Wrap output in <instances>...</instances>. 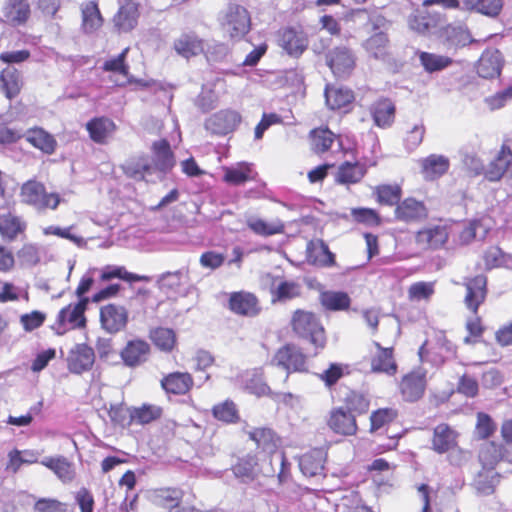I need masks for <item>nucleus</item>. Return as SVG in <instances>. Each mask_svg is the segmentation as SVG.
<instances>
[{
    "mask_svg": "<svg viewBox=\"0 0 512 512\" xmlns=\"http://www.w3.org/2000/svg\"><path fill=\"white\" fill-rule=\"evenodd\" d=\"M279 45L291 56L298 57L307 48L306 35L294 28H285L279 32Z\"/></svg>",
    "mask_w": 512,
    "mask_h": 512,
    "instance_id": "nucleus-14",
    "label": "nucleus"
},
{
    "mask_svg": "<svg viewBox=\"0 0 512 512\" xmlns=\"http://www.w3.org/2000/svg\"><path fill=\"white\" fill-rule=\"evenodd\" d=\"M0 81L7 98L11 99L16 96L22 86V81L18 71L13 67H7L0 75Z\"/></svg>",
    "mask_w": 512,
    "mask_h": 512,
    "instance_id": "nucleus-46",
    "label": "nucleus"
},
{
    "mask_svg": "<svg viewBox=\"0 0 512 512\" xmlns=\"http://www.w3.org/2000/svg\"><path fill=\"white\" fill-rule=\"evenodd\" d=\"M26 229V224L18 216L8 212L0 215V234L6 240H14Z\"/></svg>",
    "mask_w": 512,
    "mask_h": 512,
    "instance_id": "nucleus-33",
    "label": "nucleus"
},
{
    "mask_svg": "<svg viewBox=\"0 0 512 512\" xmlns=\"http://www.w3.org/2000/svg\"><path fill=\"white\" fill-rule=\"evenodd\" d=\"M395 216L403 222L418 221L427 217V209L421 201L406 198L397 205Z\"/></svg>",
    "mask_w": 512,
    "mask_h": 512,
    "instance_id": "nucleus-19",
    "label": "nucleus"
},
{
    "mask_svg": "<svg viewBox=\"0 0 512 512\" xmlns=\"http://www.w3.org/2000/svg\"><path fill=\"white\" fill-rule=\"evenodd\" d=\"M311 147L316 153L326 152L335 140V135L327 128H319L311 131Z\"/></svg>",
    "mask_w": 512,
    "mask_h": 512,
    "instance_id": "nucleus-49",
    "label": "nucleus"
},
{
    "mask_svg": "<svg viewBox=\"0 0 512 512\" xmlns=\"http://www.w3.org/2000/svg\"><path fill=\"white\" fill-rule=\"evenodd\" d=\"M321 304L328 310H345L350 305V298L345 292L327 291L320 295Z\"/></svg>",
    "mask_w": 512,
    "mask_h": 512,
    "instance_id": "nucleus-47",
    "label": "nucleus"
},
{
    "mask_svg": "<svg viewBox=\"0 0 512 512\" xmlns=\"http://www.w3.org/2000/svg\"><path fill=\"white\" fill-rule=\"evenodd\" d=\"M138 17V4L133 0H126L113 17L114 27L119 32H129L136 27Z\"/></svg>",
    "mask_w": 512,
    "mask_h": 512,
    "instance_id": "nucleus-15",
    "label": "nucleus"
},
{
    "mask_svg": "<svg viewBox=\"0 0 512 512\" xmlns=\"http://www.w3.org/2000/svg\"><path fill=\"white\" fill-rule=\"evenodd\" d=\"M128 310L121 305L107 304L100 309V322L102 328L110 334L125 329L128 323Z\"/></svg>",
    "mask_w": 512,
    "mask_h": 512,
    "instance_id": "nucleus-6",
    "label": "nucleus"
},
{
    "mask_svg": "<svg viewBox=\"0 0 512 512\" xmlns=\"http://www.w3.org/2000/svg\"><path fill=\"white\" fill-rule=\"evenodd\" d=\"M88 303V299H81L78 303L70 304L61 309L57 315L52 329L58 335H63L68 330L82 328L85 326L86 319L84 312Z\"/></svg>",
    "mask_w": 512,
    "mask_h": 512,
    "instance_id": "nucleus-4",
    "label": "nucleus"
},
{
    "mask_svg": "<svg viewBox=\"0 0 512 512\" xmlns=\"http://www.w3.org/2000/svg\"><path fill=\"white\" fill-rule=\"evenodd\" d=\"M328 426L337 434L344 436L355 435L357 432L356 415L344 407L334 408L330 412Z\"/></svg>",
    "mask_w": 512,
    "mask_h": 512,
    "instance_id": "nucleus-11",
    "label": "nucleus"
},
{
    "mask_svg": "<svg viewBox=\"0 0 512 512\" xmlns=\"http://www.w3.org/2000/svg\"><path fill=\"white\" fill-rule=\"evenodd\" d=\"M449 233L446 226L436 225L420 230L416 235V242L422 248H439L448 239Z\"/></svg>",
    "mask_w": 512,
    "mask_h": 512,
    "instance_id": "nucleus-20",
    "label": "nucleus"
},
{
    "mask_svg": "<svg viewBox=\"0 0 512 512\" xmlns=\"http://www.w3.org/2000/svg\"><path fill=\"white\" fill-rule=\"evenodd\" d=\"M499 483V474L491 468H482L473 481V487L480 495H490Z\"/></svg>",
    "mask_w": 512,
    "mask_h": 512,
    "instance_id": "nucleus-32",
    "label": "nucleus"
},
{
    "mask_svg": "<svg viewBox=\"0 0 512 512\" xmlns=\"http://www.w3.org/2000/svg\"><path fill=\"white\" fill-rule=\"evenodd\" d=\"M366 169L359 163H343L337 171L335 180L340 184H355L365 175Z\"/></svg>",
    "mask_w": 512,
    "mask_h": 512,
    "instance_id": "nucleus-42",
    "label": "nucleus"
},
{
    "mask_svg": "<svg viewBox=\"0 0 512 512\" xmlns=\"http://www.w3.org/2000/svg\"><path fill=\"white\" fill-rule=\"evenodd\" d=\"M129 48H125L117 57L107 60L103 65V70L109 72H117L128 77L129 67L125 63Z\"/></svg>",
    "mask_w": 512,
    "mask_h": 512,
    "instance_id": "nucleus-63",
    "label": "nucleus"
},
{
    "mask_svg": "<svg viewBox=\"0 0 512 512\" xmlns=\"http://www.w3.org/2000/svg\"><path fill=\"white\" fill-rule=\"evenodd\" d=\"M422 173L427 180H434L444 175L450 166L449 159L443 155L431 154L420 161Z\"/></svg>",
    "mask_w": 512,
    "mask_h": 512,
    "instance_id": "nucleus-22",
    "label": "nucleus"
},
{
    "mask_svg": "<svg viewBox=\"0 0 512 512\" xmlns=\"http://www.w3.org/2000/svg\"><path fill=\"white\" fill-rule=\"evenodd\" d=\"M474 42L470 32L462 27H448L444 32V45L447 50H457Z\"/></svg>",
    "mask_w": 512,
    "mask_h": 512,
    "instance_id": "nucleus-37",
    "label": "nucleus"
},
{
    "mask_svg": "<svg viewBox=\"0 0 512 512\" xmlns=\"http://www.w3.org/2000/svg\"><path fill=\"white\" fill-rule=\"evenodd\" d=\"M24 138L27 142L41 151L51 154L55 150L56 141L52 135L41 128L29 129L25 132Z\"/></svg>",
    "mask_w": 512,
    "mask_h": 512,
    "instance_id": "nucleus-38",
    "label": "nucleus"
},
{
    "mask_svg": "<svg viewBox=\"0 0 512 512\" xmlns=\"http://www.w3.org/2000/svg\"><path fill=\"white\" fill-rule=\"evenodd\" d=\"M292 326L299 336L309 339L317 348L324 347L326 341L324 328L313 313L296 311L292 319Z\"/></svg>",
    "mask_w": 512,
    "mask_h": 512,
    "instance_id": "nucleus-2",
    "label": "nucleus"
},
{
    "mask_svg": "<svg viewBox=\"0 0 512 512\" xmlns=\"http://www.w3.org/2000/svg\"><path fill=\"white\" fill-rule=\"evenodd\" d=\"M151 498L155 504L170 510L179 506L183 492L177 488H160L152 492Z\"/></svg>",
    "mask_w": 512,
    "mask_h": 512,
    "instance_id": "nucleus-41",
    "label": "nucleus"
},
{
    "mask_svg": "<svg viewBox=\"0 0 512 512\" xmlns=\"http://www.w3.org/2000/svg\"><path fill=\"white\" fill-rule=\"evenodd\" d=\"M419 59L424 69L429 73L443 70L452 63L451 58L447 56L428 52H421L419 54Z\"/></svg>",
    "mask_w": 512,
    "mask_h": 512,
    "instance_id": "nucleus-53",
    "label": "nucleus"
},
{
    "mask_svg": "<svg viewBox=\"0 0 512 512\" xmlns=\"http://www.w3.org/2000/svg\"><path fill=\"white\" fill-rule=\"evenodd\" d=\"M225 34L232 39L245 36L251 27V18L247 9L239 4H230L220 17Z\"/></svg>",
    "mask_w": 512,
    "mask_h": 512,
    "instance_id": "nucleus-1",
    "label": "nucleus"
},
{
    "mask_svg": "<svg viewBox=\"0 0 512 512\" xmlns=\"http://www.w3.org/2000/svg\"><path fill=\"white\" fill-rule=\"evenodd\" d=\"M401 193L399 185H380L376 187L378 201L389 206L399 204Z\"/></svg>",
    "mask_w": 512,
    "mask_h": 512,
    "instance_id": "nucleus-56",
    "label": "nucleus"
},
{
    "mask_svg": "<svg viewBox=\"0 0 512 512\" xmlns=\"http://www.w3.org/2000/svg\"><path fill=\"white\" fill-rule=\"evenodd\" d=\"M325 98L327 106L332 109H341L352 103L354 95L352 90L345 87H326Z\"/></svg>",
    "mask_w": 512,
    "mask_h": 512,
    "instance_id": "nucleus-35",
    "label": "nucleus"
},
{
    "mask_svg": "<svg viewBox=\"0 0 512 512\" xmlns=\"http://www.w3.org/2000/svg\"><path fill=\"white\" fill-rule=\"evenodd\" d=\"M155 164L161 171H166L174 166V157L167 140H160L153 144Z\"/></svg>",
    "mask_w": 512,
    "mask_h": 512,
    "instance_id": "nucleus-45",
    "label": "nucleus"
},
{
    "mask_svg": "<svg viewBox=\"0 0 512 512\" xmlns=\"http://www.w3.org/2000/svg\"><path fill=\"white\" fill-rule=\"evenodd\" d=\"M502 65L503 58L499 50H486L482 53L477 63V73L485 79L498 77Z\"/></svg>",
    "mask_w": 512,
    "mask_h": 512,
    "instance_id": "nucleus-17",
    "label": "nucleus"
},
{
    "mask_svg": "<svg viewBox=\"0 0 512 512\" xmlns=\"http://www.w3.org/2000/svg\"><path fill=\"white\" fill-rule=\"evenodd\" d=\"M82 28L85 33H93L103 24L98 5L94 1H89L81 5Z\"/></svg>",
    "mask_w": 512,
    "mask_h": 512,
    "instance_id": "nucleus-30",
    "label": "nucleus"
},
{
    "mask_svg": "<svg viewBox=\"0 0 512 512\" xmlns=\"http://www.w3.org/2000/svg\"><path fill=\"white\" fill-rule=\"evenodd\" d=\"M486 285L487 279L484 275H478L474 278L467 279L465 282L466 295L464 302L466 307L474 314L477 313L478 307L486 298Z\"/></svg>",
    "mask_w": 512,
    "mask_h": 512,
    "instance_id": "nucleus-13",
    "label": "nucleus"
},
{
    "mask_svg": "<svg viewBox=\"0 0 512 512\" xmlns=\"http://www.w3.org/2000/svg\"><path fill=\"white\" fill-rule=\"evenodd\" d=\"M505 448L502 444L495 442L486 443L480 450L479 460L483 468H491L494 470L495 465L505 458Z\"/></svg>",
    "mask_w": 512,
    "mask_h": 512,
    "instance_id": "nucleus-44",
    "label": "nucleus"
},
{
    "mask_svg": "<svg viewBox=\"0 0 512 512\" xmlns=\"http://www.w3.org/2000/svg\"><path fill=\"white\" fill-rule=\"evenodd\" d=\"M230 309L239 315L256 316L260 308L257 298L248 292H234L229 299Z\"/></svg>",
    "mask_w": 512,
    "mask_h": 512,
    "instance_id": "nucleus-18",
    "label": "nucleus"
},
{
    "mask_svg": "<svg viewBox=\"0 0 512 512\" xmlns=\"http://www.w3.org/2000/svg\"><path fill=\"white\" fill-rule=\"evenodd\" d=\"M457 434L446 424L435 427L432 440L433 449L437 453H445L456 445Z\"/></svg>",
    "mask_w": 512,
    "mask_h": 512,
    "instance_id": "nucleus-27",
    "label": "nucleus"
},
{
    "mask_svg": "<svg viewBox=\"0 0 512 512\" xmlns=\"http://www.w3.org/2000/svg\"><path fill=\"white\" fill-rule=\"evenodd\" d=\"M423 6V8L415 10L408 20L409 27L418 33H425L436 23L426 10L429 5L423 3Z\"/></svg>",
    "mask_w": 512,
    "mask_h": 512,
    "instance_id": "nucleus-48",
    "label": "nucleus"
},
{
    "mask_svg": "<svg viewBox=\"0 0 512 512\" xmlns=\"http://www.w3.org/2000/svg\"><path fill=\"white\" fill-rule=\"evenodd\" d=\"M113 278H119L125 280L127 282H138V281H147L148 278L146 276H140L134 273H130L125 270L124 267L121 266H107L102 270L101 279L104 281H109Z\"/></svg>",
    "mask_w": 512,
    "mask_h": 512,
    "instance_id": "nucleus-55",
    "label": "nucleus"
},
{
    "mask_svg": "<svg viewBox=\"0 0 512 512\" xmlns=\"http://www.w3.org/2000/svg\"><path fill=\"white\" fill-rule=\"evenodd\" d=\"M161 415V408L155 405H143L135 408L131 413V419L139 424H147Z\"/></svg>",
    "mask_w": 512,
    "mask_h": 512,
    "instance_id": "nucleus-59",
    "label": "nucleus"
},
{
    "mask_svg": "<svg viewBox=\"0 0 512 512\" xmlns=\"http://www.w3.org/2000/svg\"><path fill=\"white\" fill-rule=\"evenodd\" d=\"M363 47L371 57L384 60L388 55L389 40L385 33L377 32L363 43Z\"/></svg>",
    "mask_w": 512,
    "mask_h": 512,
    "instance_id": "nucleus-39",
    "label": "nucleus"
},
{
    "mask_svg": "<svg viewBox=\"0 0 512 512\" xmlns=\"http://www.w3.org/2000/svg\"><path fill=\"white\" fill-rule=\"evenodd\" d=\"M512 163V152L503 146L498 156L484 170L485 178L489 181H499Z\"/></svg>",
    "mask_w": 512,
    "mask_h": 512,
    "instance_id": "nucleus-23",
    "label": "nucleus"
},
{
    "mask_svg": "<svg viewBox=\"0 0 512 512\" xmlns=\"http://www.w3.org/2000/svg\"><path fill=\"white\" fill-rule=\"evenodd\" d=\"M249 438L253 440L258 448H262L265 451L272 452L276 451L274 433L268 428H256L248 432Z\"/></svg>",
    "mask_w": 512,
    "mask_h": 512,
    "instance_id": "nucleus-54",
    "label": "nucleus"
},
{
    "mask_svg": "<svg viewBox=\"0 0 512 512\" xmlns=\"http://www.w3.org/2000/svg\"><path fill=\"white\" fill-rule=\"evenodd\" d=\"M433 294V282H416L412 284L408 290V297L411 301L429 300Z\"/></svg>",
    "mask_w": 512,
    "mask_h": 512,
    "instance_id": "nucleus-60",
    "label": "nucleus"
},
{
    "mask_svg": "<svg viewBox=\"0 0 512 512\" xmlns=\"http://www.w3.org/2000/svg\"><path fill=\"white\" fill-rule=\"evenodd\" d=\"M90 138L96 143H105L115 131V124L106 117L94 118L86 124Z\"/></svg>",
    "mask_w": 512,
    "mask_h": 512,
    "instance_id": "nucleus-26",
    "label": "nucleus"
},
{
    "mask_svg": "<svg viewBox=\"0 0 512 512\" xmlns=\"http://www.w3.org/2000/svg\"><path fill=\"white\" fill-rule=\"evenodd\" d=\"M377 351L371 358V371L374 373H384L389 376L396 374L397 364L393 358L391 348H383L379 343H375Z\"/></svg>",
    "mask_w": 512,
    "mask_h": 512,
    "instance_id": "nucleus-21",
    "label": "nucleus"
},
{
    "mask_svg": "<svg viewBox=\"0 0 512 512\" xmlns=\"http://www.w3.org/2000/svg\"><path fill=\"white\" fill-rule=\"evenodd\" d=\"M22 201L38 210L56 209L60 197L56 193H47L44 185L37 181H27L21 188Z\"/></svg>",
    "mask_w": 512,
    "mask_h": 512,
    "instance_id": "nucleus-3",
    "label": "nucleus"
},
{
    "mask_svg": "<svg viewBox=\"0 0 512 512\" xmlns=\"http://www.w3.org/2000/svg\"><path fill=\"white\" fill-rule=\"evenodd\" d=\"M233 473L245 483L253 481L259 475L258 459L252 455L240 458L233 466Z\"/></svg>",
    "mask_w": 512,
    "mask_h": 512,
    "instance_id": "nucleus-34",
    "label": "nucleus"
},
{
    "mask_svg": "<svg viewBox=\"0 0 512 512\" xmlns=\"http://www.w3.org/2000/svg\"><path fill=\"white\" fill-rule=\"evenodd\" d=\"M95 360L94 351L86 344H77L71 349L67 357L68 369L75 374L88 371Z\"/></svg>",
    "mask_w": 512,
    "mask_h": 512,
    "instance_id": "nucleus-12",
    "label": "nucleus"
},
{
    "mask_svg": "<svg viewBox=\"0 0 512 512\" xmlns=\"http://www.w3.org/2000/svg\"><path fill=\"white\" fill-rule=\"evenodd\" d=\"M150 344L143 339L129 340L120 352L123 363L130 368L144 364L150 356Z\"/></svg>",
    "mask_w": 512,
    "mask_h": 512,
    "instance_id": "nucleus-8",
    "label": "nucleus"
},
{
    "mask_svg": "<svg viewBox=\"0 0 512 512\" xmlns=\"http://www.w3.org/2000/svg\"><path fill=\"white\" fill-rule=\"evenodd\" d=\"M326 61L333 74L338 78L348 76L355 66V57L346 47H336L330 51L326 56Z\"/></svg>",
    "mask_w": 512,
    "mask_h": 512,
    "instance_id": "nucleus-9",
    "label": "nucleus"
},
{
    "mask_svg": "<svg viewBox=\"0 0 512 512\" xmlns=\"http://www.w3.org/2000/svg\"><path fill=\"white\" fill-rule=\"evenodd\" d=\"M192 385L191 375L183 372L170 373L161 380V386L167 393L178 395L187 393Z\"/></svg>",
    "mask_w": 512,
    "mask_h": 512,
    "instance_id": "nucleus-24",
    "label": "nucleus"
},
{
    "mask_svg": "<svg viewBox=\"0 0 512 512\" xmlns=\"http://www.w3.org/2000/svg\"><path fill=\"white\" fill-rule=\"evenodd\" d=\"M271 365L282 368L286 371L285 379L288 380L291 372H305L306 356L295 345H285L277 350L271 360Z\"/></svg>",
    "mask_w": 512,
    "mask_h": 512,
    "instance_id": "nucleus-5",
    "label": "nucleus"
},
{
    "mask_svg": "<svg viewBox=\"0 0 512 512\" xmlns=\"http://www.w3.org/2000/svg\"><path fill=\"white\" fill-rule=\"evenodd\" d=\"M426 388V371L414 370L405 375L400 383V391L404 400L415 402L419 400Z\"/></svg>",
    "mask_w": 512,
    "mask_h": 512,
    "instance_id": "nucleus-10",
    "label": "nucleus"
},
{
    "mask_svg": "<svg viewBox=\"0 0 512 512\" xmlns=\"http://www.w3.org/2000/svg\"><path fill=\"white\" fill-rule=\"evenodd\" d=\"M150 170L151 165L145 157L129 160L123 165L124 173L135 180L145 179Z\"/></svg>",
    "mask_w": 512,
    "mask_h": 512,
    "instance_id": "nucleus-52",
    "label": "nucleus"
},
{
    "mask_svg": "<svg viewBox=\"0 0 512 512\" xmlns=\"http://www.w3.org/2000/svg\"><path fill=\"white\" fill-rule=\"evenodd\" d=\"M374 123L380 128H388L392 125L395 118V106L388 100L376 102L372 108Z\"/></svg>",
    "mask_w": 512,
    "mask_h": 512,
    "instance_id": "nucleus-36",
    "label": "nucleus"
},
{
    "mask_svg": "<svg viewBox=\"0 0 512 512\" xmlns=\"http://www.w3.org/2000/svg\"><path fill=\"white\" fill-rule=\"evenodd\" d=\"M223 180L231 185H241L254 178L253 170L247 163H238L233 167H224Z\"/></svg>",
    "mask_w": 512,
    "mask_h": 512,
    "instance_id": "nucleus-43",
    "label": "nucleus"
},
{
    "mask_svg": "<svg viewBox=\"0 0 512 512\" xmlns=\"http://www.w3.org/2000/svg\"><path fill=\"white\" fill-rule=\"evenodd\" d=\"M369 400L358 393L352 392L346 399V410L351 414L361 415L369 410Z\"/></svg>",
    "mask_w": 512,
    "mask_h": 512,
    "instance_id": "nucleus-61",
    "label": "nucleus"
},
{
    "mask_svg": "<svg viewBox=\"0 0 512 512\" xmlns=\"http://www.w3.org/2000/svg\"><path fill=\"white\" fill-rule=\"evenodd\" d=\"M213 415L220 421L234 422L238 419V411L232 401H225L214 406Z\"/></svg>",
    "mask_w": 512,
    "mask_h": 512,
    "instance_id": "nucleus-62",
    "label": "nucleus"
},
{
    "mask_svg": "<svg viewBox=\"0 0 512 512\" xmlns=\"http://www.w3.org/2000/svg\"><path fill=\"white\" fill-rule=\"evenodd\" d=\"M308 260L320 266L334 264V254L322 240L311 241L307 246Z\"/></svg>",
    "mask_w": 512,
    "mask_h": 512,
    "instance_id": "nucleus-31",
    "label": "nucleus"
},
{
    "mask_svg": "<svg viewBox=\"0 0 512 512\" xmlns=\"http://www.w3.org/2000/svg\"><path fill=\"white\" fill-rule=\"evenodd\" d=\"M150 338L156 347L165 352L171 351L176 343L175 333L169 328L160 327L153 330Z\"/></svg>",
    "mask_w": 512,
    "mask_h": 512,
    "instance_id": "nucleus-51",
    "label": "nucleus"
},
{
    "mask_svg": "<svg viewBox=\"0 0 512 512\" xmlns=\"http://www.w3.org/2000/svg\"><path fill=\"white\" fill-rule=\"evenodd\" d=\"M512 100V86L497 92L496 94L486 97L484 102L490 110H497L504 107Z\"/></svg>",
    "mask_w": 512,
    "mask_h": 512,
    "instance_id": "nucleus-64",
    "label": "nucleus"
},
{
    "mask_svg": "<svg viewBox=\"0 0 512 512\" xmlns=\"http://www.w3.org/2000/svg\"><path fill=\"white\" fill-rule=\"evenodd\" d=\"M241 122V116L234 110H221L210 116L205 127L208 131L215 135H226L233 132Z\"/></svg>",
    "mask_w": 512,
    "mask_h": 512,
    "instance_id": "nucleus-7",
    "label": "nucleus"
},
{
    "mask_svg": "<svg viewBox=\"0 0 512 512\" xmlns=\"http://www.w3.org/2000/svg\"><path fill=\"white\" fill-rule=\"evenodd\" d=\"M262 463L259 464V474H262L266 477L274 476L276 473V468L274 464L279 466V472L277 474L278 480L280 483H283L288 478L287 466L288 463L286 461L285 455L280 451H272L269 452L268 455L261 460Z\"/></svg>",
    "mask_w": 512,
    "mask_h": 512,
    "instance_id": "nucleus-16",
    "label": "nucleus"
},
{
    "mask_svg": "<svg viewBox=\"0 0 512 512\" xmlns=\"http://www.w3.org/2000/svg\"><path fill=\"white\" fill-rule=\"evenodd\" d=\"M397 417V411L392 408H382L374 411L370 416V431L375 432L392 422Z\"/></svg>",
    "mask_w": 512,
    "mask_h": 512,
    "instance_id": "nucleus-57",
    "label": "nucleus"
},
{
    "mask_svg": "<svg viewBox=\"0 0 512 512\" xmlns=\"http://www.w3.org/2000/svg\"><path fill=\"white\" fill-rule=\"evenodd\" d=\"M41 464L51 469L63 482H70L74 479L73 465L64 457H47L41 461Z\"/></svg>",
    "mask_w": 512,
    "mask_h": 512,
    "instance_id": "nucleus-40",
    "label": "nucleus"
},
{
    "mask_svg": "<svg viewBox=\"0 0 512 512\" xmlns=\"http://www.w3.org/2000/svg\"><path fill=\"white\" fill-rule=\"evenodd\" d=\"M174 49L179 55L190 58L204 52V44L194 34H183L174 41Z\"/></svg>",
    "mask_w": 512,
    "mask_h": 512,
    "instance_id": "nucleus-29",
    "label": "nucleus"
},
{
    "mask_svg": "<svg viewBox=\"0 0 512 512\" xmlns=\"http://www.w3.org/2000/svg\"><path fill=\"white\" fill-rule=\"evenodd\" d=\"M324 462V451L322 449H313L301 456L299 467L305 476L313 477L322 472Z\"/></svg>",
    "mask_w": 512,
    "mask_h": 512,
    "instance_id": "nucleus-25",
    "label": "nucleus"
},
{
    "mask_svg": "<svg viewBox=\"0 0 512 512\" xmlns=\"http://www.w3.org/2000/svg\"><path fill=\"white\" fill-rule=\"evenodd\" d=\"M248 226L255 233L264 236L281 233L284 229V225L280 221L267 223L261 219L248 220Z\"/></svg>",
    "mask_w": 512,
    "mask_h": 512,
    "instance_id": "nucleus-58",
    "label": "nucleus"
},
{
    "mask_svg": "<svg viewBox=\"0 0 512 512\" xmlns=\"http://www.w3.org/2000/svg\"><path fill=\"white\" fill-rule=\"evenodd\" d=\"M503 7L502 0H467L468 10H475L489 17L497 16Z\"/></svg>",
    "mask_w": 512,
    "mask_h": 512,
    "instance_id": "nucleus-50",
    "label": "nucleus"
},
{
    "mask_svg": "<svg viewBox=\"0 0 512 512\" xmlns=\"http://www.w3.org/2000/svg\"><path fill=\"white\" fill-rule=\"evenodd\" d=\"M6 21L18 25L26 22L30 15V7L26 0H7L3 7Z\"/></svg>",
    "mask_w": 512,
    "mask_h": 512,
    "instance_id": "nucleus-28",
    "label": "nucleus"
}]
</instances>
